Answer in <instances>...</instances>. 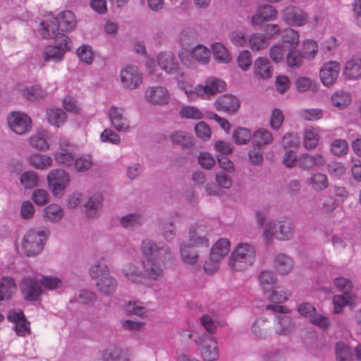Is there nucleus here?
Wrapping results in <instances>:
<instances>
[{"label": "nucleus", "instance_id": "nucleus-24", "mask_svg": "<svg viewBox=\"0 0 361 361\" xmlns=\"http://www.w3.org/2000/svg\"><path fill=\"white\" fill-rule=\"evenodd\" d=\"M142 265L144 274L147 278L159 281L164 277V269L156 260L143 259Z\"/></svg>", "mask_w": 361, "mask_h": 361}, {"label": "nucleus", "instance_id": "nucleus-6", "mask_svg": "<svg viewBox=\"0 0 361 361\" xmlns=\"http://www.w3.org/2000/svg\"><path fill=\"white\" fill-rule=\"evenodd\" d=\"M49 190L54 196L61 195L71 182L70 175L63 169H54L47 176Z\"/></svg>", "mask_w": 361, "mask_h": 361}, {"label": "nucleus", "instance_id": "nucleus-64", "mask_svg": "<svg viewBox=\"0 0 361 361\" xmlns=\"http://www.w3.org/2000/svg\"><path fill=\"white\" fill-rule=\"evenodd\" d=\"M238 67L243 71H247L250 68L252 64V55L247 50H244L240 52L238 56Z\"/></svg>", "mask_w": 361, "mask_h": 361}, {"label": "nucleus", "instance_id": "nucleus-20", "mask_svg": "<svg viewBox=\"0 0 361 361\" xmlns=\"http://www.w3.org/2000/svg\"><path fill=\"white\" fill-rule=\"evenodd\" d=\"M124 109L111 106L109 117L112 126L118 132H126L130 129L128 118L124 116Z\"/></svg>", "mask_w": 361, "mask_h": 361}, {"label": "nucleus", "instance_id": "nucleus-55", "mask_svg": "<svg viewBox=\"0 0 361 361\" xmlns=\"http://www.w3.org/2000/svg\"><path fill=\"white\" fill-rule=\"evenodd\" d=\"M233 138L238 145L247 144L251 139V133L249 129L239 127L233 133Z\"/></svg>", "mask_w": 361, "mask_h": 361}, {"label": "nucleus", "instance_id": "nucleus-50", "mask_svg": "<svg viewBox=\"0 0 361 361\" xmlns=\"http://www.w3.org/2000/svg\"><path fill=\"white\" fill-rule=\"evenodd\" d=\"M145 97L152 104L161 105L168 102L169 94L168 92H147Z\"/></svg>", "mask_w": 361, "mask_h": 361}, {"label": "nucleus", "instance_id": "nucleus-61", "mask_svg": "<svg viewBox=\"0 0 361 361\" xmlns=\"http://www.w3.org/2000/svg\"><path fill=\"white\" fill-rule=\"evenodd\" d=\"M125 311L128 315L142 317L146 313V308L138 302H129L125 306Z\"/></svg>", "mask_w": 361, "mask_h": 361}, {"label": "nucleus", "instance_id": "nucleus-54", "mask_svg": "<svg viewBox=\"0 0 361 361\" xmlns=\"http://www.w3.org/2000/svg\"><path fill=\"white\" fill-rule=\"evenodd\" d=\"M331 152L336 157H342L348 154V145L345 140L336 139L331 145Z\"/></svg>", "mask_w": 361, "mask_h": 361}, {"label": "nucleus", "instance_id": "nucleus-27", "mask_svg": "<svg viewBox=\"0 0 361 361\" xmlns=\"http://www.w3.org/2000/svg\"><path fill=\"white\" fill-rule=\"evenodd\" d=\"M46 118L51 125L59 128L66 122L67 115L66 112L60 108L51 107L46 110Z\"/></svg>", "mask_w": 361, "mask_h": 361}, {"label": "nucleus", "instance_id": "nucleus-7", "mask_svg": "<svg viewBox=\"0 0 361 361\" xmlns=\"http://www.w3.org/2000/svg\"><path fill=\"white\" fill-rule=\"evenodd\" d=\"M230 250V242L225 238L219 240L212 247L210 262H206L204 266L205 272L212 273L218 267V261L225 257Z\"/></svg>", "mask_w": 361, "mask_h": 361}, {"label": "nucleus", "instance_id": "nucleus-10", "mask_svg": "<svg viewBox=\"0 0 361 361\" xmlns=\"http://www.w3.org/2000/svg\"><path fill=\"white\" fill-rule=\"evenodd\" d=\"M285 54L288 66H293V43L292 40L283 41L281 43L276 44L269 49V56L275 63L283 61Z\"/></svg>", "mask_w": 361, "mask_h": 361}, {"label": "nucleus", "instance_id": "nucleus-16", "mask_svg": "<svg viewBox=\"0 0 361 361\" xmlns=\"http://www.w3.org/2000/svg\"><path fill=\"white\" fill-rule=\"evenodd\" d=\"M142 251L145 259L156 260L161 257H166L169 254V248L165 245H157L150 240H145L142 243Z\"/></svg>", "mask_w": 361, "mask_h": 361}, {"label": "nucleus", "instance_id": "nucleus-19", "mask_svg": "<svg viewBox=\"0 0 361 361\" xmlns=\"http://www.w3.org/2000/svg\"><path fill=\"white\" fill-rule=\"evenodd\" d=\"M274 68L269 59L265 56L257 57L253 63L254 75L262 80H267L271 78Z\"/></svg>", "mask_w": 361, "mask_h": 361}, {"label": "nucleus", "instance_id": "nucleus-33", "mask_svg": "<svg viewBox=\"0 0 361 361\" xmlns=\"http://www.w3.org/2000/svg\"><path fill=\"white\" fill-rule=\"evenodd\" d=\"M170 139L173 144L184 148H190L194 145V137L185 131L176 130L171 134Z\"/></svg>", "mask_w": 361, "mask_h": 361}, {"label": "nucleus", "instance_id": "nucleus-22", "mask_svg": "<svg viewBox=\"0 0 361 361\" xmlns=\"http://www.w3.org/2000/svg\"><path fill=\"white\" fill-rule=\"evenodd\" d=\"M215 107L219 111L234 114L240 107L239 99L231 94H226L215 102Z\"/></svg>", "mask_w": 361, "mask_h": 361}, {"label": "nucleus", "instance_id": "nucleus-21", "mask_svg": "<svg viewBox=\"0 0 361 361\" xmlns=\"http://www.w3.org/2000/svg\"><path fill=\"white\" fill-rule=\"evenodd\" d=\"M157 63L161 70L169 74L179 71V64L174 55L170 51H161L157 57Z\"/></svg>", "mask_w": 361, "mask_h": 361}, {"label": "nucleus", "instance_id": "nucleus-30", "mask_svg": "<svg viewBox=\"0 0 361 361\" xmlns=\"http://www.w3.org/2000/svg\"><path fill=\"white\" fill-rule=\"evenodd\" d=\"M293 137L290 133H286L282 139V147L285 150V154L283 159V164L288 168L293 166Z\"/></svg>", "mask_w": 361, "mask_h": 361}, {"label": "nucleus", "instance_id": "nucleus-29", "mask_svg": "<svg viewBox=\"0 0 361 361\" xmlns=\"http://www.w3.org/2000/svg\"><path fill=\"white\" fill-rule=\"evenodd\" d=\"M116 280L110 275L100 278L96 283L97 290L106 295L113 294L117 288Z\"/></svg>", "mask_w": 361, "mask_h": 361}, {"label": "nucleus", "instance_id": "nucleus-37", "mask_svg": "<svg viewBox=\"0 0 361 361\" xmlns=\"http://www.w3.org/2000/svg\"><path fill=\"white\" fill-rule=\"evenodd\" d=\"M271 322L263 318L257 319L252 326V333L259 338H266L269 336L271 332Z\"/></svg>", "mask_w": 361, "mask_h": 361}, {"label": "nucleus", "instance_id": "nucleus-51", "mask_svg": "<svg viewBox=\"0 0 361 361\" xmlns=\"http://www.w3.org/2000/svg\"><path fill=\"white\" fill-rule=\"evenodd\" d=\"M264 151L259 145H252L248 150L249 160L253 165H261L264 161Z\"/></svg>", "mask_w": 361, "mask_h": 361}, {"label": "nucleus", "instance_id": "nucleus-45", "mask_svg": "<svg viewBox=\"0 0 361 361\" xmlns=\"http://www.w3.org/2000/svg\"><path fill=\"white\" fill-rule=\"evenodd\" d=\"M259 284L264 292H268L272 289L276 283L275 274L269 270L262 271L258 276Z\"/></svg>", "mask_w": 361, "mask_h": 361}, {"label": "nucleus", "instance_id": "nucleus-57", "mask_svg": "<svg viewBox=\"0 0 361 361\" xmlns=\"http://www.w3.org/2000/svg\"><path fill=\"white\" fill-rule=\"evenodd\" d=\"M109 274L107 266L101 262H96L90 269V274L92 279L97 281Z\"/></svg>", "mask_w": 361, "mask_h": 361}, {"label": "nucleus", "instance_id": "nucleus-26", "mask_svg": "<svg viewBox=\"0 0 361 361\" xmlns=\"http://www.w3.org/2000/svg\"><path fill=\"white\" fill-rule=\"evenodd\" d=\"M211 50L214 59L219 63H228L232 59L229 50L221 42L212 43L211 44Z\"/></svg>", "mask_w": 361, "mask_h": 361}, {"label": "nucleus", "instance_id": "nucleus-41", "mask_svg": "<svg viewBox=\"0 0 361 361\" xmlns=\"http://www.w3.org/2000/svg\"><path fill=\"white\" fill-rule=\"evenodd\" d=\"M39 34L45 39L56 37L59 32V29L54 18L47 19L40 23L39 27Z\"/></svg>", "mask_w": 361, "mask_h": 361}, {"label": "nucleus", "instance_id": "nucleus-63", "mask_svg": "<svg viewBox=\"0 0 361 361\" xmlns=\"http://www.w3.org/2000/svg\"><path fill=\"white\" fill-rule=\"evenodd\" d=\"M195 131L197 137L203 140L209 139L212 135L211 128L204 121L198 122L195 126Z\"/></svg>", "mask_w": 361, "mask_h": 361}, {"label": "nucleus", "instance_id": "nucleus-14", "mask_svg": "<svg viewBox=\"0 0 361 361\" xmlns=\"http://www.w3.org/2000/svg\"><path fill=\"white\" fill-rule=\"evenodd\" d=\"M277 10L269 4H261L250 17V23L254 27L261 26L264 22L273 21L277 18Z\"/></svg>", "mask_w": 361, "mask_h": 361}, {"label": "nucleus", "instance_id": "nucleus-8", "mask_svg": "<svg viewBox=\"0 0 361 361\" xmlns=\"http://www.w3.org/2000/svg\"><path fill=\"white\" fill-rule=\"evenodd\" d=\"M120 79L124 88L135 90L142 84V74L137 66L126 64L120 71Z\"/></svg>", "mask_w": 361, "mask_h": 361}, {"label": "nucleus", "instance_id": "nucleus-53", "mask_svg": "<svg viewBox=\"0 0 361 361\" xmlns=\"http://www.w3.org/2000/svg\"><path fill=\"white\" fill-rule=\"evenodd\" d=\"M335 353L337 361H352L353 355L350 348L343 342L336 344Z\"/></svg>", "mask_w": 361, "mask_h": 361}, {"label": "nucleus", "instance_id": "nucleus-58", "mask_svg": "<svg viewBox=\"0 0 361 361\" xmlns=\"http://www.w3.org/2000/svg\"><path fill=\"white\" fill-rule=\"evenodd\" d=\"M296 90H317V85L308 77H299L295 81Z\"/></svg>", "mask_w": 361, "mask_h": 361}, {"label": "nucleus", "instance_id": "nucleus-36", "mask_svg": "<svg viewBox=\"0 0 361 361\" xmlns=\"http://www.w3.org/2000/svg\"><path fill=\"white\" fill-rule=\"evenodd\" d=\"M269 41L261 33H253L248 38V45L252 51H261L269 47Z\"/></svg>", "mask_w": 361, "mask_h": 361}, {"label": "nucleus", "instance_id": "nucleus-4", "mask_svg": "<svg viewBox=\"0 0 361 361\" xmlns=\"http://www.w3.org/2000/svg\"><path fill=\"white\" fill-rule=\"evenodd\" d=\"M72 42L63 33L58 32L54 40V45L47 46L44 49L43 58L46 61L58 62L63 59L65 53L71 50Z\"/></svg>", "mask_w": 361, "mask_h": 361}, {"label": "nucleus", "instance_id": "nucleus-34", "mask_svg": "<svg viewBox=\"0 0 361 361\" xmlns=\"http://www.w3.org/2000/svg\"><path fill=\"white\" fill-rule=\"evenodd\" d=\"M319 130L312 126L307 127L304 130L303 145L306 149L315 148L319 140Z\"/></svg>", "mask_w": 361, "mask_h": 361}, {"label": "nucleus", "instance_id": "nucleus-44", "mask_svg": "<svg viewBox=\"0 0 361 361\" xmlns=\"http://www.w3.org/2000/svg\"><path fill=\"white\" fill-rule=\"evenodd\" d=\"M29 163L34 168L43 170L52 165V159L44 154H34L30 156Z\"/></svg>", "mask_w": 361, "mask_h": 361}, {"label": "nucleus", "instance_id": "nucleus-25", "mask_svg": "<svg viewBox=\"0 0 361 361\" xmlns=\"http://www.w3.org/2000/svg\"><path fill=\"white\" fill-rule=\"evenodd\" d=\"M54 20L57 27H59L61 31L70 32L76 27L77 21L75 16L73 13L70 11L61 12Z\"/></svg>", "mask_w": 361, "mask_h": 361}, {"label": "nucleus", "instance_id": "nucleus-56", "mask_svg": "<svg viewBox=\"0 0 361 361\" xmlns=\"http://www.w3.org/2000/svg\"><path fill=\"white\" fill-rule=\"evenodd\" d=\"M84 206L88 212V215L93 217L96 214V211L102 206L101 196L99 195H93L88 199Z\"/></svg>", "mask_w": 361, "mask_h": 361}, {"label": "nucleus", "instance_id": "nucleus-59", "mask_svg": "<svg viewBox=\"0 0 361 361\" xmlns=\"http://www.w3.org/2000/svg\"><path fill=\"white\" fill-rule=\"evenodd\" d=\"M54 158L57 163L66 166H71L73 165L75 160L73 154L66 150L56 152L54 154Z\"/></svg>", "mask_w": 361, "mask_h": 361}, {"label": "nucleus", "instance_id": "nucleus-46", "mask_svg": "<svg viewBox=\"0 0 361 361\" xmlns=\"http://www.w3.org/2000/svg\"><path fill=\"white\" fill-rule=\"evenodd\" d=\"M142 223V219L138 213H130L122 216L120 219L121 225L127 229H133Z\"/></svg>", "mask_w": 361, "mask_h": 361}, {"label": "nucleus", "instance_id": "nucleus-32", "mask_svg": "<svg viewBox=\"0 0 361 361\" xmlns=\"http://www.w3.org/2000/svg\"><path fill=\"white\" fill-rule=\"evenodd\" d=\"M226 87V82L223 79L209 76L206 78L204 85H197L195 90H224Z\"/></svg>", "mask_w": 361, "mask_h": 361}, {"label": "nucleus", "instance_id": "nucleus-9", "mask_svg": "<svg viewBox=\"0 0 361 361\" xmlns=\"http://www.w3.org/2000/svg\"><path fill=\"white\" fill-rule=\"evenodd\" d=\"M10 129L15 133L23 135L32 129V120L29 116L20 111H12L7 116Z\"/></svg>", "mask_w": 361, "mask_h": 361}, {"label": "nucleus", "instance_id": "nucleus-42", "mask_svg": "<svg viewBox=\"0 0 361 361\" xmlns=\"http://www.w3.org/2000/svg\"><path fill=\"white\" fill-rule=\"evenodd\" d=\"M274 138L271 133L263 128L255 130L252 135V143L259 145L261 147L271 144Z\"/></svg>", "mask_w": 361, "mask_h": 361}, {"label": "nucleus", "instance_id": "nucleus-23", "mask_svg": "<svg viewBox=\"0 0 361 361\" xmlns=\"http://www.w3.org/2000/svg\"><path fill=\"white\" fill-rule=\"evenodd\" d=\"M343 75L348 80H356L361 78V58L353 56L344 66Z\"/></svg>", "mask_w": 361, "mask_h": 361}, {"label": "nucleus", "instance_id": "nucleus-47", "mask_svg": "<svg viewBox=\"0 0 361 361\" xmlns=\"http://www.w3.org/2000/svg\"><path fill=\"white\" fill-rule=\"evenodd\" d=\"M331 102L334 106L343 109L351 102V97L348 92H335L331 96Z\"/></svg>", "mask_w": 361, "mask_h": 361}, {"label": "nucleus", "instance_id": "nucleus-35", "mask_svg": "<svg viewBox=\"0 0 361 361\" xmlns=\"http://www.w3.org/2000/svg\"><path fill=\"white\" fill-rule=\"evenodd\" d=\"M63 216V209L57 204H49L43 209V217L47 221L56 223L62 219Z\"/></svg>", "mask_w": 361, "mask_h": 361}, {"label": "nucleus", "instance_id": "nucleus-18", "mask_svg": "<svg viewBox=\"0 0 361 361\" xmlns=\"http://www.w3.org/2000/svg\"><path fill=\"white\" fill-rule=\"evenodd\" d=\"M317 51L318 44L315 40L310 39L305 40L300 51L295 49V68L300 66L301 59L312 60Z\"/></svg>", "mask_w": 361, "mask_h": 361}, {"label": "nucleus", "instance_id": "nucleus-12", "mask_svg": "<svg viewBox=\"0 0 361 361\" xmlns=\"http://www.w3.org/2000/svg\"><path fill=\"white\" fill-rule=\"evenodd\" d=\"M291 296V293L287 292L283 287H277L270 295L269 300L273 304L266 306L265 310L267 312H273L276 313H288L290 310L281 303L286 302Z\"/></svg>", "mask_w": 361, "mask_h": 361}, {"label": "nucleus", "instance_id": "nucleus-40", "mask_svg": "<svg viewBox=\"0 0 361 361\" xmlns=\"http://www.w3.org/2000/svg\"><path fill=\"white\" fill-rule=\"evenodd\" d=\"M277 316L278 324L276 329V333L279 335H288L290 334L293 329L292 318L286 313H280Z\"/></svg>", "mask_w": 361, "mask_h": 361}, {"label": "nucleus", "instance_id": "nucleus-5", "mask_svg": "<svg viewBox=\"0 0 361 361\" xmlns=\"http://www.w3.org/2000/svg\"><path fill=\"white\" fill-rule=\"evenodd\" d=\"M264 235L267 240L271 239L274 236L280 240L290 239L293 235L292 222L283 221L279 222L277 226L275 223L269 221L264 226Z\"/></svg>", "mask_w": 361, "mask_h": 361}, {"label": "nucleus", "instance_id": "nucleus-38", "mask_svg": "<svg viewBox=\"0 0 361 361\" xmlns=\"http://www.w3.org/2000/svg\"><path fill=\"white\" fill-rule=\"evenodd\" d=\"M308 184L314 191L319 192L329 187V180L326 175L317 172L312 174L307 180Z\"/></svg>", "mask_w": 361, "mask_h": 361}, {"label": "nucleus", "instance_id": "nucleus-11", "mask_svg": "<svg viewBox=\"0 0 361 361\" xmlns=\"http://www.w3.org/2000/svg\"><path fill=\"white\" fill-rule=\"evenodd\" d=\"M195 343L200 347L203 361H214L219 358L217 343L213 337L203 334L195 339Z\"/></svg>", "mask_w": 361, "mask_h": 361}, {"label": "nucleus", "instance_id": "nucleus-48", "mask_svg": "<svg viewBox=\"0 0 361 361\" xmlns=\"http://www.w3.org/2000/svg\"><path fill=\"white\" fill-rule=\"evenodd\" d=\"M76 54L81 61L86 64L93 62L94 54L92 47L87 44H82L76 50Z\"/></svg>", "mask_w": 361, "mask_h": 361}, {"label": "nucleus", "instance_id": "nucleus-17", "mask_svg": "<svg viewBox=\"0 0 361 361\" xmlns=\"http://www.w3.org/2000/svg\"><path fill=\"white\" fill-rule=\"evenodd\" d=\"M20 290L23 297L28 301H36L42 293L39 283L34 278H25L20 283Z\"/></svg>", "mask_w": 361, "mask_h": 361}, {"label": "nucleus", "instance_id": "nucleus-1", "mask_svg": "<svg viewBox=\"0 0 361 361\" xmlns=\"http://www.w3.org/2000/svg\"><path fill=\"white\" fill-rule=\"evenodd\" d=\"M256 257L255 247L249 243H239L229 259V267L233 271H243L252 267Z\"/></svg>", "mask_w": 361, "mask_h": 361}, {"label": "nucleus", "instance_id": "nucleus-62", "mask_svg": "<svg viewBox=\"0 0 361 361\" xmlns=\"http://www.w3.org/2000/svg\"><path fill=\"white\" fill-rule=\"evenodd\" d=\"M30 146L34 149L40 151H45L49 149V145L47 140L41 135H35L29 139Z\"/></svg>", "mask_w": 361, "mask_h": 361}, {"label": "nucleus", "instance_id": "nucleus-60", "mask_svg": "<svg viewBox=\"0 0 361 361\" xmlns=\"http://www.w3.org/2000/svg\"><path fill=\"white\" fill-rule=\"evenodd\" d=\"M39 283L47 289L55 290L62 287L61 279L54 276H44L39 280Z\"/></svg>", "mask_w": 361, "mask_h": 361}, {"label": "nucleus", "instance_id": "nucleus-2", "mask_svg": "<svg viewBox=\"0 0 361 361\" xmlns=\"http://www.w3.org/2000/svg\"><path fill=\"white\" fill-rule=\"evenodd\" d=\"M210 49L202 44H198L192 49L182 48L178 52L181 63L188 68H195V63L207 64L210 61Z\"/></svg>", "mask_w": 361, "mask_h": 361}, {"label": "nucleus", "instance_id": "nucleus-49", "mask_svg": "<svg viewBox=\"0 0 361 361\" xmlns=\"http://www.w3.org/2000/svg\"><path fill=\"white\" fill-rule=\"evenodd\" d=\"M277 270L282 274H286L292 269V259L283 254H279L276 257Z\"/></svg>", "mask_w": 361, "mask_h": 361}, {"label": "nucleus", "instance_id": "nucleus-39", "mask_svg": "<svg viewBox=\"0 0 361 361\" xmlns=\"http://www.w3.org/2000/svg\"><path fill=\"white\" fill-rule=\"evenodd\" d=\"M198 246H193L188 240V242L183 243L180 246V255L183 261L188 264H195L198 259V254L195 247Z\"/></svg>", "mask_w": 361, "mask_h": 361}, {"label": "nucleus", "instance_id": "nucleus-52", "mask_svg": "<svg viewBox=\"0 0 361 361\" xmlns=\"http://www.w3.org/2000/svg\"><path fill=\"white\" fill-rule=\"evenodd\" d=\"M39 176L33 171H28L21 174L20 183L25 188L31 189L37 185Z\"/></svg>", "mask_w": 361, "mask_h": 361}, {"label": "nucleus", "instance_id": "nucleus-3", "mask_svg": "<svg viewBox=\"0 0 361 361\" xmlns=\"http://www.w3.org/2000/svg\"><path fill=\"white\" fill-rule=\"evenodd\" d=\"M47 238V231L30 229L22 240L23 252L27 257L39 255L43 250Z\"/></svg>", "mask_w": 361, "mask_h": 361}, {"label": "nucleus", "instance_id": "nucleus-15", "mask_svg": "<svg viewBox=\"0 0 361 361\" xmlns=\"http://www.w3.org/2000/svg\"><path fill=\"white\" fill-rule=\"evenodd\" d=\"M341 66L338 62L329 61L325 62L319 70L320 80L322 84L326 87H331L337 80Z\"/></svg>", "mask_w": 361, "mask_h": 361}, {"label": "nucleus", "instance_id": "nucleus-31", "mask_svg": "<svg viewBox=\"0 0 361 361\" xmlns=\"http://www.w3.org/2000/svg\"><path fill=\"white\" fill-rule=\"evenodd\" d=\"M16 290V285L13 278L6 276L0 280V300H9Z\"/></svg>", "mask_w": 361, "mask_h": 361}, {"label": "nucleus", "instance_id": "nucleus-13", "mask_svg": "<svg viewBox=\"0 0 361 361\" xmlns=\"http://www.w3.org/2000/svg\"><path fill=\"white\" fill-rule=\"evenodd\" d=\"M212 231L210 226L204 222L192 226L189 231V240L193 246H209L207 235Z\"/></svg>", "mask_w": 361, "mask_h": 361}, {"label": "nucleus", "instance_id": "nucleus-28", "mask_svg": "<svg viewBox=\"0 0 361 361\" xmlns=\"http://www.w3.org/2000/svg\"><path fill=\"white\" fill-rule=\"evenodd\" d=\"M101 358L95 361H128L123 350L117 346H110L103 350Z\"/></svg>", "mask_w": 361, "mask_h": 361}, {"label": "nucleus", "instance_id": "nucleus-43", "mask_svg": "<svg viewBox=\"0 0 361 361\" xmlns=\"http://www.w3.org/2000/svg\"><path fill=\"white\" fill-rule=\"evenodd\" d=\"M73 166L75 170L80 173L89 171L93 166V160L90 154H82L75 158Z\"/></svg>", "mask_w": 361, "mask_h": 361}]
</instances>
